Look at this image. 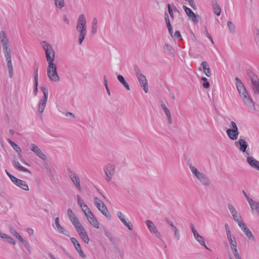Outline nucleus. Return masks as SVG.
Segmentation results:
<instances>
[{
	"label": "nucleus",
	"instance_id": "a211bd4d",
	"mask_svg": "<svg viewBox=\"0 0 259 259\" xmlns=\"http://www.w3.org/2000/svg\"><path fill=\"white\" fill-rule=\"evenodd\" d=\"M160 106L167 117V120L169 124H171L172 119L170 112L162 101H160Z\"/></svg>",
	"mask_w": 259,
	"mask_h": 259
},
{
	"label": "nucleus",
	"instance_id": "de8ad7c7",
	"mask_svg": "<svg viewBox=\"0 0 259 259\" xmlns=\"http://www.w3.org/2000/svg\"><path fill=\"white\" fill-rule=\"evenodd\" d=\"M76 197L77 199V203L79 205V206L81 207H85L84 205H87L84 203L83 200L80 198V196L79 195H77Z\"/></svg>",
	"mask_w": 259,
	"mask_h": 259
},
{
	"label": "nucleus",
	"instance_id": "f257e3e1",
	"mask_svg": "<svg viewBox=\"0 0 259 259\" xmlns=\"http://www.w3.org/2000/svg\"><path fill=\"white\" fill-rule=\"evenodd\" d=\"M87 20L84 14H80L77 20L76 30L79 32L78 43L81 45L87 34Z\"/></svg>",
	"mask_w": 259,
	"mask_h": 259
},
{
	"label": "nucleus",
	"instance_id": "5701e85b",
	"mask_svg": "<svg viewBox=\"0 0 259 259\" xmlns=\"http://www.w3.org/2000/svg\"><path fill=\"white\" fill-rule=\"evenodd\" d=\"M251 81L252 89L255 94H259V80L258 78Z\"/></svg>",
	"mask_w": 259,
	"mask_h": 259
},
{
	"label": "nucleus",
	"instance_id": "bf43d9fd",
	"mask_svg": "<svg viewBox=\"0 0 259 259\" xmlns=\"http://www.w3.org/2000/svg\"><path fill=\"white\" fill-rule=\"evenodd\" d=\"M174 37L180 39V40H182V36L181 34V33L179 31L177 30L176 31L175 34H174Z\"/></svg>",
	"mask_w": 259,
	"mask_h": 259
},
{
	"label": "nucleus",
	"instance_id": "e433bc0d",
	"mask_svg": "<svg viewBox=\"0 0 259 259\" xmlns=\"http://www.w3.org/2000/svg\"><path fill=\"white\" fill-rule=\"evenodd\" d=\"M188 164L192 174L196 177L200 173V172H199L195 167L193 166L192 163H189Z\"/></svg>",
	"mask_w": 259,
	"mask_h": 259
},
{
	"label": "nucleus",
	"instance_id": "f8f14e48",
	"mask_svg": "<svg viewBox=\"0 0 259 259\" xmlns=\"http://www.w3.org/2000/svg\"><path fill=\"white\" fill-rule=\"evenodd\" d=\"M137 79L139 82L140 86L143 88V90L146 93H147L149 91L148 81L146 79V76L144 75L142 76L137 77Z\"/></svg>",
	"mask_w": 259,
	"mask_h": 259
},
{
	"label": "nucleus",
	"instance_id": "1a4fd4ad",
	"mask_svg": "<svg viewBox=\"0 0 259 259\" xmlns=\"http://www.w3.org/2000/svg\"><path fill=\"white\" fill-rule=\"evenodd\" d=\"M234 144L240 151L246 153L247 155L250 154L246 150L248 145L244 139L240 138L238 141L235 142Z\"/></svg>",
	"mask_w": 259,
	"mask_h": 259
},
{
	"label": "nucleus",
	"instance_id": "393cba45",
	"mask_svg": "<svg viewBox=\"0 0 259 259\" xmlns=\"http://www.w3.org/2000/svg\"><path fill=\"white\" fill-rule=\"evenodd\" d=\"M117 78L118 80L120 82V83L124 86V87L125 88L126 90H130L131 89L130 85H128V83L126 81L124 77L122 75H118L117 76Z\"/></svg>",
	"mask_w": 259,
	"mask_h": 259
},
{
	"label": "nucleus",
	"instance_id": "9d476101",
	"mask_svg": "<svg viewBox=\"0 0 259 259\" xmlns=\"http://www.w3.org/2000/svg\"><path fill=\"white\" fill-rule=\"evenodd\" d=\"M30 150L32 152H33L39 158L43 160H46V155L42 152L40 149L39 148L38 146H36L35 144H31Z\"/></svg>",
	"mask_w": 259,
	"mask_h": 259
},
{
	"label": "nucleus",
	"instance_id": "6e6d98bb",
	"mask_svg": "<svg viewBox=\"0 0 259 259\" xmlns=\"http://www.w3.org/2000/svg\"><path fill=\"white\" fill-rule=\"evenodd\" d=\"M168 11L171 18H174L173 10L170 4L167 5Z\"/></svg>",
	"mask_w": 259,
	"mask_h": 259
},
{
	"label": "nucleus",
	"instance_id": "c85d7f7f",
	"mask_svg": "<svg viewBox=\"0 0 259 259\" xmlns=\"http://www.w3.org/2000/svg\"><path fill=\"white\" fill-rule=\"evenodd\" d=\"M0 38L3 46H6L9 44L6 33L4 30H1L0 32Z\"/></svg>",
	"mask_w": 259,
	"mask_h": 259
},
{
	"label": "nucleus",
	"instance_id": "ddd939ff",
	"mask_svg": "<svg viewBox=\"0 0 259 259\" xmlns=\"http://www.w3.org/2000/svg\"><path fill=\"white\" fill-rule=\"evenodd\" d=\"M183 9L187 14V16L192 19V20L196 23L198 22L197 18H199L198 15H196L193 12L186 6H183Z\"/></svg>",
	"mask_w": 259,
	"mask_h": 259
},
{
	"label": "nucleus",
	"instance_id": "4c0bfd02",
	"mask_svg": "<svg viewBox=\"0 0 259 259\" xmlns=\"http://www.w3.org/2000/svg\"><path fill=\"white\" fill-rule=\"evenodd\" d=\"M70 221L71 222L72 224L74 226L75 228H77V226L81 225L80 223L78 218L76 217V216L74 217H72L71 219H70Z\"/></svg>",
	"mask_w": 259,
	"mask_h": 259
},
{
	"label": "nucleus",
	"instance_id": "7c9ffc66",
	"mask_svg": "<svg viewBox=\"0 0 259 259\" xmlns=\"http://www.w3.org/2000/svg\"><path fill=\"white\" fill-rule=\"evenodd\" d=\"M249 239L254 240L255 238L249 229L246 227L242 230Z\"/></svg>",
	"mask_w": 259,
	"mask_h": 259
},
{
	"label": "nucleus",
	"instance_id": "e2e57ef3",
	"mask_svg": "<svg viewBox=\"0 0 259 259\" xmlns=\"http://www.w3.org/2000/svg\"><path fill=\"white\" fill-rule=\"evenodd\" d=\"M6 240L10 243H11L13 245H15L16 244V242H15V240L10 236H8L7 237V239Z\"/></svg>",
	"mask_w": 259,
	"mask_h": 259
},
{
	"label": "nucleus",
	"instance_id": "3c124183",
	"mask_svg": "<svg viewBox=\"0 0 259 259\" xmlns=\"http://www.w3.org/2000/svg\"><path fill=\"white\" fill-rule=\"evenodd\" d=\"M11 233L17 239L19 238L21 236L14 229L10 230Z\"/></svg>",
	"mask_w": 259,
	"mask_h": 259
},
{
	"label": "nucleus",
	"instance_id": "49530a36",
	"mask_svg": "<svg viewBox=\"0 0 259 259\" xmlns=\"http://www.w3.org/2000/svg\"><path fill=\"white\" fill-rule=\"evenodd\" d=\"M202 80L203 81V83L202 84L203 87L205 89L208 88L210 86V84L209 82L208 81L206 77H202Z\"/></svg>",
	"mask_w": 259,
	"mask_h": 259
},
{
	"label": "nucleus",
	"instance_id": "6ab92c4d",
	"mask_svg": "<svg viewBox=\"0 0 259 259\" xmlns=\"http://www.w3.org/2000/svg\"><path fill=\"white\" fill-rule=\"evenodd\" d=\"M104 171L105 175L113 176L115 174L114 166L111 164H108L104 167Z\"/></svg>",
	"mask_w": 259,
	"mask_h": 259
},
{
	"label": "nucleus",
	"instance_id": "72a5a7b5",
	"mask_svg": "<svg viewBox=\"0 0 259 259\" xmlns=\"http://www.w3.org/2000/svg\"><path fill=\"white\" fill-rule=\"evenodd\" d=\"M246 73L248 77L250 79L251 81L252 80H254L255 79H257L258 77L257 75L253 72L252 70L250 69H247L246 70Z\"/></svg>",
	"mask_w": 259,
	"mask_h": 259
},
{
	"label": "nucleus",
	"instance_id": "a18cd8bd",
	"mask_svg": "<svg viewBox=\"0 0 259 259\" xmlns=\"http://www.w3.org/2000/svg\"><path fill=\"white\" fill-rule=\"evenodd\" d=\"M228 207L232 215L238 212L233 205L231 204H228Z\"/></svg>",
	"mask_w": 259,
	"mask_h": 259
},
{
	"label": "nucleus",
	"instance_id": "864d4df0",
	"mask_svg": "<svg viewBox=\"0 0 259 259\" xmlns=\"http://www.w3.org/2000/svg\"><path fill=\"white\" fill-rule=\"evenodd\" d=\"M7 62V65L9 69H13V65L11 61L12 57L9 58H6Z\"/></svg>",
	"mask_w": 259,
	"mask_h": 259
},
{
	"label": "nucleus",
	"instance_id": "4d7b16f0",
	"mask_svg": "<svg viewBox=\"0 0 259 259\" xmlns=\"http://www.w3.org/2000/svg\"><path fill=\"white\" fill-rule=\"evenodd\" d=\"M38 66L35 69V72L34 74V82H38Z\"/></svg>",
	"mask_w": 259,
	"mask_h": 259
},
{
	"label": "nucleus",
	"instance_id": "0e129e2a",
	"mask_svg": "<svg viewBox=\"0 0 259 259\" xmlns=\"http://www.w3.org/2000/svg\"><path fill=\"white\" fill-rule=\"evenodd\" d=\"M233 253L236 259H242L240 255L238 252V250L234 251Z\"/></svg>",
	"mask_w": 259,
	"mask_h": 259
},
{
	"label": "nucleus",
	"instance_id": "bb28decb",
	"mask_svg": "<svg viewBox=\"0 0 259 259\" xmlns=\"http://www.w3.org/2000/svg\"><path fill=\"white\" fill-rule=\"evenodd\" d=\"M201 66L203 67V71L207 77L211 75V72L210 68L208 66V63L206 61H203L201 63Z\"/></svg>",
	"mask_w": 259,
	"mask_h": 259
},
{
	"label": "nucleus",
	"instance_id": "412c9836",
	"mask_svg": "<svg viewBox=\"0 0 259 259\" xmlns=\"http://www.w3.org/2000/svg\"><path fill=\"white\" fill-rule=\"evenodd\" d=\"M253 212L259 214V202L254 200L250 201L249 203Z\"/></svg>",
	"mask_w": 259,
	"mask_h": 259
},
{
	"label": "nucleus",
	"instance_id": "052dcab7",
	"mask_svg": "<svg viewBox=\"0 0 259 259\" xmlns=\"http://www.w3.org/2000/svg\"><path fill=\"white\" fill-rule=\"evenodd\" d=\"M37 87H38V82H34V90H33V92L34 96H36L37 94V92H38Z\"/></svg>",
	"mask_w": 259,
	"mask_h": 259
},
{
	"label": "nucleus",
	"instance_id": "20e7f679",
	"mask_svg": "<svg viewBox=\"0 0 259 259\" xmlns=\"http://www.w3.org/2000/svg\"><path fill=\"white\" fill-rule=\"evenodd\" d=\"M45 45L43 46L44 50L45 51L47 61L48 65L54 63L55 59V52L52 47L46 41H44Z\"/></svg>",
	"mask_w": 259,
	"mask_h": 259
},
{
	"label": "nucleus",
	"instance_id": "37998d69",
	"mask_svg": "<svg viewBox=\"0 0 259 259\" xmlns=\"http://www.w3.org/2000/svg\"><path fill=\"white\" fill-rule=\"evenodd\" d=\"M164 48L166 49L170 54L174 55L175 54V51L169 45L167 44H165Z\"/></svg>",
	"mask_w": 259,
	"mask_h": 259
},
{
	"label": "nucleus",
	"instance_id": "603ef678",
	"mask_svg": "<svg viewBox=\"0 0 259 259\" xmlns=\"http://www.w3.org/2000/svg\"><path fill=\"white\" fill-rule=\"evenodd\" d=\"M11 146L16 152H21V148L17 144L13 143Z\"/></svg>",
	"mask_w": 259,
	"mask_h": 259
},
{
	"label": "nucleus",
	"instance_id": "2f4dec72",
	"mask_svg": "<svg viewBox=\"0 0 259 259\" xmlns=\"http://www.w3.org/2000/svg\"><path fill=\"white\" fill-rule=\"evenodd\" d=\"M70 179L71 180L72 182L75 184L76 188L80 190L81 187L80 184V181L78 176L76 175L75 176H73V178H71V179Z\"/></svg>",
	"mask_w": 259,
	"mask_h": 259
},
{
	"label": "nucleus",
	"instance_id": "c9c22d12",
	"mask_svg": "<svg viewBox=\"0 0 259 259\" xmlns=\"http://www.w3.org/2000/svg\"><path fill=\"white\" fill-rule=\"evenodd\" d=\"M18 239L19 240H20L22 243V244H23L24 247L26 248V249L27 250V251H28L29 253H31V250H30V246H29L28 243L27 242V241H26L25 239H24L22 237V236H21Z\"/></svg>",
	"mask_w": 259,
	"mask_h": 259
},
{
	"label": "nucleus",
	"instance_id": "338daca9",
	"mask_svg": "<svg viewBox=\"0 0 259 259\" xmlns=\"http://www.w3.org/2000/svg\"><path fill=\"white\" fill-rule=\"evenodd\" d=\"M165 221L168 225H169L172 227V229L173 228V227H176L174 225L172 222L169 219L167 218H165Z\"/></svg>",
	"mask_w": 259,
	"mask_h": 259
},
{
	"label": "nucleus",
	"instance_id": "8fccbe9b",
	"mask_svg": "<svg viewBox=\"0 0 259 259\" xmlns=\"http://www.w3.org/2000/svg\"><path fill=\"white\" fill-rule=\"evenodd\" d=\"M75 229L78 234H80L81 232H83V231H85L84 227L82 226L81 224L77 226V228H75Z\"/></svg>",
	"mask_w": 259,
	"mask_h": 259
},
{
	"label": "nucleus",
	"instance_id": "ea45409f",
	"mask_svg": "<svg viewBox=\"0 0 259 259\" xmlns=\"http://www.w3.org/2000/svg\"><path fill=\"white\" fill-rule=\"evenodd\" d=\"M97 20L94 18L93 20L92 32L93 34H95L97 32Z\"/></svg>",
	"mask_w": 259,
	"mask_h": 259
},
{
	"label": "nucleus",
	"instance_id": "4be33fe9",
	"mask_svg": "<svg viewBox=\"0 0 259 259\" xmlns=\"http://www.w3.org/2000/svg\"><path fill=\"white\" fill-rule=\"evenodd\" d=\"M194 237L195 239L199 243V244L202 246H204L205 248L207 249L210 250L209 248H208L206 245H205L204 239L203 238L202 236L199 235L198 233H196V234L194 235Z\"/></svg>",
	"mask_w": 259,
	"mask_h": 259
},
{
	"label": "nucleus",
	"instance_id": "680f3d73",
	"mask_svg": "<svg viewBox=\"0 0 259 259\" xmlns=\"http://www.w3.org/2000/svg\"><path fill=\"white\" fill-rule=\"evenodd\" d=\"M204 33L205 34V35L207 37H208V38H209L210 40H211V41L213 43V40H212V38L210 35V34L208 32V31H207V28H206V27H205V31H204Z\"/></svg>",
	"mask_w": 259,
	"mask_h": 259
},
{
	"label": "nucleus",
	"instance_id": "c03bdc74",
	"mask_svg": "<svg viewBox=\"0 0 259 259\" xmlns=\"http://www.w3.org/2000/svg\"><path fill=\"white\" fill-rule=\"evenodd\" d=\"M134 70L136 75L137 77L138 76H142L143 74L141 73L140 69L138 68L137 65L134 66Z\"/></svg>",
	"mask_w": 259,
	"mask_h": 259
},
{
	"label": "nucleus",
	"instance_id": "dca6fc26",
	"mask_svg": "<svg viewBox=\"0 0 259 259\" xmlns=\"http://www.w3.org/2000/svg\"><path fill=\"white\" fill-rule=\"evenodd\" d=\"M117 215L119 218L120 220L122 222V223L126 226L130 230H132L133 229V226L132 224L130 222H126L125 218L124 215L120 211L117 212Z\"/></svg>",
	"mask_w": 259,
	"mask_h": 259
},
{
	"label": "nucleus",
	"instance_id": "4468645a",
	"mask_svg": "<svg viewBox=\"0 0 259 259\" xmlns=\"http://www.w3.org/2000/svg\"><path fill=\"white\" fill-rule=\"evenodd\" d=\"M197 180L201 184L205 186H208L210 184L209 178L204 174L200 172L197 177Z\"/></svg>",
	"mask_w": 259,
	"mask_h": 259
},
{
	"label": "nucleus",
	"instance_id": "69168bd1",
	"mask_svg": "<svg viewBox=\"0 0 259 259\" xmlns=\"http://www.w3.org/2000/svg\"><path fill=\"white\" fill-rule=\"evenodd\" d=\"M242 193L243 194L246 199L247 200L248 203H249L250 201L253 200L252 199L249 198V197L247 195V193L244 190H242Z\"/></svg>",
	"mask_w": 259,
	"mask_h": 259
},
{
	"label": "nucleus",
	"instance_id": "cd10ccee",
	"mask_svg": "<svg viewBox=\"0 0 259 259\" xmlns=\"http://www.w3.org/2000/svg\"><path fill=\"white\" fill-rule=\"evenodd\" d=\"M146 225L151 233H154L157 232V228L154 223L150 220H147L146 221Z\"/></svg>",
	"mask_w": 259,
	"mask_h": 259
},
{
	"label": "nucleus",
	"instance_id": "13d9d810",
	"mask_svg": "<svg viewBox=\"0 0 259 259\" xmlns=\"http://www.w3.org/2000/svg\"><path fill=\"white\" fill-rule=\"evenodd\" d=\"M67 214L70 219L72 218V217H74L76 215L73 213L72 210L70 208H68L67 209Z\"/></svg>",
	"mask_w": 259,
	"mask_h": 259
},
{
	"label": "nucleus",
	"instance_id": "774afa93",
	"mask_svg": "<svg viewBox=\"0 0 259 259\" xmlns=\"http://www.w3.org/2000/svg\"><path fill=\"white\" fill-rule=\"evenodd\" d=\"M254 37L259 36V29L255 27L254 30Z\"/></svg>",
	"mask_w": 259,
	"mask_h": 259
},
{
	"label": "nucleus",
	"instance_id": "423d86ee",
	"mask_svg": "<svg viewBox=\"0 0 259 259\" xmlns=\"http://www.w3.org/2000/svg\"><path fill=\"white\" fill-rule=\"evenodd\" d=\"M94 202L99 210L107 218L110 219L111 215L105 204L98 198H94Z\"/></svg>",
	"mask_w": 259,
	"mask_h": 259
},
{
	"label": "nucleus",
	"instance_id": "aec40b11",
	"mask_svg": "<svg viewBox=\"0 0 259 259\" xmlns=\"http://www.w3.org/2000/svg\"><path fill=\"white\" fill-rule=\"evenodd\" d=\"M55 224L56 225L57 231L61 234L69 236V235L67 234V231H66L64 228H63L59 223V219L58 217H57L55 220Z\"/></svg>",
	"mask_w": 259,
	"mask_h": 259
},
{
	"label": "nucleus",
	"instance_id": "2eb2a0df",
	"mask_svg": "<svg viewBox=\"0 0 259 259\" xmlns=\"http://www.w3.org/2000/svg\"><path fill=\"white\" fill-rule=\"evenodd\" d=\"M226 133L229 138L232 140H236L239 134L238 129H228Z\"/></svg>",
	"mask_w": 259,
	"mask_h": 259
},
{
	"label": "nucleus",
	"instance_id": "79ce46f5",
	"mask_svg": "<svg viewBox=\"0 0 259 259\" xmlns=\"http://www.w3.org/2000/svg\"><path fill=\"white\" fill-rule=\"evenodd\" d=\"M227 25L229 27V30L232 33L235 32V27L231 21H228Z\"/></svg>",
	"mask_w": 259,
	"mask_h": 259
},
{
	"label": "nucleus",
	"instance_id": "a878e982",
	"mask_svg": "<svg viewBox=\"0 0 259 259\" xmlns=\"http://www.w3.org/2000/svg\"><path fill=\"white\" fill-rule=\"evenodd\" d=\"M247 162L249 164V165L253 168H254L258 163L259 161L257 160L253 157L248 156L246 158Z\"/></svg>",
	"mask_w": 259,
	"mask_h": 259
},
{
	"label": "nucleus",
	"instance_id": "f704fd0d",
	"mask_svg": "<svg viewBox=\"0 0 259 259\" xmlns=\"http://www.w3.org/2000/svg\"><path fill=\"white\" fill-rule=\"evenodd\" d=\"M79 235L85 243H89V242L90 241V238H89L86 231H83V232H81V233L79 234Z\"/></svg>",
	"mask_w": 259,
	"mask_h": 259
},
{
	"label": "nucleus",
	"instance_id": "c756f323",
	"mask_svg": "<svg viewBox=\"0 0 259 259\" xmlns=\"http://www.w3.org/2000/svg\"><path fill=\"white\" fill-rule=\"evenodd\" d=\"M14 166L16 168H17L18 170H20V171H23V172H29V173H30V171L22 166L18 161H16L14 162Z\"/></svg>",
	"mask_w": 259,
	"mask_h": 259
},
{
	"label": "nucleus",
	"instance_id": "7ed1b4c3",
	"mask_svg": "<svg viewBox=\"0 0 259 259\" xmlns=\"http://www.w3.org/2000/svg\"><path fill=\"white\" fill-rule=\"evenodd\" d=\"M47 75L51 81L58 82L60 80V77L57 71V66L54 63L48 65L47 67Z\"/></svg>",
	"mask_w": 259,
	"mask_h": 259
},
{
	"label": "nucleus",
	"instance_id": "9b49d317",
	"mask_svg": "<svg viewBox=\"0 0 259 259\" xmlns=\"http://www.w3.org/2000/svg\"><path fill=\"white\" fill-rule=\"evenodd\" d=\"M13 180H11L16 186L20 187L24 190L28 191L29 187L27 183L23 180L17 179L15 177H12Z\"/></svg>",
	"mask_w": 259,
	"mask_h": 259
},
{
	"label": "nucleus",
	"instance_id": "5fc2aeb1",
	"mask_svg": "<svg viewBox=\"0 0 259 259\" xmlns=\"http://www.w3.org/2000/svg\"><path fill=\"white\" fill-rule=\"evenodd\" d=\"M67 171L68 176L70 179H71V178H73V176H75L76 175H77L76 173L72 171L71 169L69 168H67Z\"/></svg>",
	"mask_w": 259,
	"mask_h": 259
},
{
	"label": "nucleus",
	"instance_id": "0eeeda50",
	"mask_svg": "<svg viewBox=\"0 0 259 259\" xmlns=\"http://www.w3.org/2000/svg\"><path fill=\"white\" fill-rule=\"evenodd\" d=\"M40 89L44 94L43 98L40 101L38 104V111L39 113H42L46 107V104L48 98V90L46 87H40Z\"/></svg>",
	"mask_w": 259,
	"mask_h": 259
},
{
	"label": "nucleus",
	"instance_id": "39448f33",
	"mask_svg": "<svg viewBox=\"0 0 259 259\" xmlns=\"http://www.w3.org/2000/svg\"><path fill=\"white\" fill-rule=\"evenodd\" d=\"M85 209L82 208V211L84 212L88 220L89 223L95 228L98 229L99 228V223L97 219L95 218V215L91 211L90 209L87 205H84Z\"/></svg>",
	"mask_w": 259,
	"mask_h": 259
},
{
	"label": "nucleus",
	"instance_id": "a19ab883",
	"mask_svg": "<svg viewBox=\"0 0 259 259\" xmlns=\"http://www.w3.org/2000/svg\"><path fill=\"white\" fill-rule=\"evenodd\" d=\"M54 1L55 5L58 8L62 9L65 6L64 0H54Z\"/></svg>",
	"mask_w": 259,
	"mask_h": 259
},
{
	"label": "nucleus",
	"instance_id": "473e14b6",
	"mask_svg": "<svg viewBox=\"0 0 259 259\" xmlns=\"http://www.w3.org/2000/svg\"><path fill=\"white\" fill-rule=\"evenodd\" d=\"M3 47V50L5 53V56L6 58H11V50L9 48V45H7L6 46H4Z\"/></svg>",
	"mask_w": 259,
	"mask_h": 259
},
{
	"label": "nucleus",
	"instance_id": "f3484780",
	"mask_svg": "<svg viewBox=\"0 0 259 259\" xmlns=\"http://www.w3.org/2000/svg\"><path fill=\"white\" fill-rule=\"evenodd\" d=\"M227 236L228 238L229 243L230 244V246L231 247V249L232 250V252L238 250L237 248V243L236 241H233V239L231 236V232L230 230H227Z\"/></svg>",
	"mask_w": 259,
	"mask_h": 259
},
{
	"label": "nucleus",
	"instance_id": "09e8293b",
	"mask_svg": "<svg viewBox=\"0 0 259 259\" xmlns=\"http://www.w3.org/2000/svg\"><path fill=\"white\" fill-rule=\"evenodd\" d=\"M172 231L175 233V236L176 237L177 239L178 240H179L180 238V235L178 229H177V228L176 227H173Z\"/></svg>",
	"mask_w": 259,
	"mask_h": 259
},
{
	"label": "nucleus",
	"instance_id": "6e6552de",
	"mask_svg": "<svg viewBox=\"0 0 259 259\" xmlns=\"http://www.w3.org/2000/svg\"><path fill=\"white\" fill-rule=\"evenodd\" d=\"M104 232L105 236L108 238L110 241L112 243L114 247H115L116 250L118 252V254L122 257L123 255V253L121 249L119 248V246L117 243L116 239L113 237L112 233L107 229H104Z\"/></svg>",
	"mask_w": 259,
	"mask_h": 259
},
{
	"label": "nucleus",
	"instance_id": "b1692460",
	"mask_svg": "<svg viewBox=\"0 0 259 259\" xmlns=\"http://www.w3.org/2000/svg\"><path fill=\"white\" fill-rule=\"evenodd\" d=\"M212 4L213 7V12L217 16H220L221 13V8L218 4L217 0H212Z\"/></svg>",
	"mask_w": 259,
	"mask_h": 259
},
{
	"label": "nucleus",
	"instance_id": "58836bf2",
	"mask_svg": "<svg viewBox=\"0 0 259 259\" xmlns=\"http://www.w3.org/2000/svg\"><path fill=\"white\" fill-rule=\"evenodd\" d=\"M70 240H71V242L74 245V246L76 250H78L79 249L81 248L80 244L79 243L78 241L76 239V238H75L74 237H71Z\"/></svg>",
	"mask_w": 259,
	"mask_h": 259
},
{
	"label": "nucleus",
	"instance_id": "f03ea898",
	"mask_svg": "<svg viewBox=\"0 0 259 259\" xmlns=\"http://www.w3.org/2000/svg\"><path fill=\"white\" fill-rule=\"evenodd\" d=\"M235 79L237 89L240 96L242 97L244 104L246 105H249V104L251 103L252 99L249 96L248 92L241 80L238 77H236Z\"/></svg>",
	"mask_w": 259,
	"mask_h": 259
}]
</instances>
